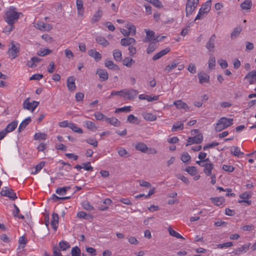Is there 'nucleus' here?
<instances>
[{
	"label": "nucleus",
	"mask_w": 256,
	"mask_h": 256,
	"mask_svg": "<svg viewBox=\"0 0 256 256\" xmlns=\"http://www.w3.org/2000/svg\"><path fill=\"white\" fill-rule=\"evenodd\" d=\"M22 13L16 11L14 6H10L5 12L4 19L7 24H14L18 20Z\"/></svg>",
	"instance_id": "nucleus-1"
},
{
	"label": "nucleus",
	"mask_w": 256,
	"mask_h": 256,
	"mask_svg": "<svg viewBox=\"0 0 256 256\" xmlns=\"http://www.w3.org/2000/svg\"><path fill=\"white\" fill-rule=\"evenodd\" d=\"M233 118L222 117L218 120L214 130L217 132H221L223 130L232 126L233 124Z\"/></svg>",
	"instance_id": "nucleus-2"
},
{
	"label": "nucleus",
	"mask_w": 256,
	"mask_h": 256,
	"mask_svg": "<svg viewBox=\"0 0 256 256\" xmlns=\"http://www.w3.org/2000/svg\"><path fill=\"white\" fill-rule=\"evenodd\" d=\"M11 46L8 48V53L10 58H16L20 52V44L14 40H10Z\"/></svg>",
	"instance_id": "nucleus-3"
},
{
	"label": "nucleus",
	"mask_w": 256,
	"mask_h": 256,
	"mask_svg": "<svg viewBox=\"0 0 256 256\" xmlns=\"http://www.w3.org/2000/svg\"><path fill=\"white\" fill-rule=\"evenodd\" d=\"M211 1H207L204 4L200 9L198 14H197L194 20H200L202 18L204 15L208 12L210 10Z\"/></svg>",
	"instance_id": "nucleus-4"
},
{
	"label": "nucleus",
	"mask_w": 256,
	"mask_h": 256,
	"mask_svg": "<svg viewBox=\"0 0 256 256\" xmlns=\"http://www.w3.org/2000/svg\"><path fill=\"white\" fill-rule=\"evenodd\" d=\"M199 0H188L186 6V16L190 15L198 4Z\"/></svg>",
	"instance_id": "nucleus-5"
},
{
	"label": "nucleus",
	"mask_w": 256,
	"mask_h": 256,
	"mask_svg": "<svg viewBox=\"0 0 256 256\" xmlns=\"http://www.w3.org/2000/svg\"><path fill=\"white\" fill-rule=\"evenodd\" d=\"M122 98L124 100H132L136 96L138 91L134 89H124Z\"/></svg>",
	"instance_id": "nucleus-6"
},
{
	"label": "nucleus",
	"mask_w": 256,
	"mask_h": 256,
	"mask_svg": "<svg viewBox=\"0 0 256 256\" xmlns=\"http://www.w3.org/2000/svg\"><path fill=\"white\" fill-rule=\"evenodd\" d=\"M203 140V136L202 134H198L196 136L192 137H189L187 139V144L186 146L191 145L194 144H200Z\"/></svg>",
	"instance_id": "nucleus-7"
},
{
	"label": "nucleus",
	"mask_w": 256,
	"mask_h": 256,
	"mask_svg": "<svg viewBox=\"0 0 256 256\" xmlns=\"http://www.w3.org/2000/svg\"><path fill=\"white\" fill-rule=\"evenodd\" d=\"M155 33H146V36L144 40V42H155L162 41L164 38H165L166 36H157L156 38L154 36Z\"/></svg>",
	"instance_id": "nucleus-8"
},
{
	"label": "nucleus",
	"mask_w": 256,
	"mask_h": 256,
	"mask_svg": "<svg viewBox=\"0 0 256 256\" xmlns=\"http://www.w3.org/2000/svg\"><path fill=\"white\" fill-rule=\"evenodd\" d=\"M34 26L37 29L42 31H50L52 28V26L48 24H45L42 22L38 21L35 23Z\"/></svg>",
	"instance_id": "nucleus-9"
},
{
	"label": "nucleus",
	"mask_w": 256,
	"mask_h": 256,
	"mask_svg": "<svg viewBox=\"0 0 256 256\" xmlns=\"http://www.w3.org/2000/svg\"><path fill=\"white\" fill-rule=\"evenodd\" d=\"M244 78L250 84H255L256 82V70L248 72Z\"/></svg>",
	"instance_id": "nucleus-10"
},
{
	"label": "nucleus",
	"mask_w": 256,
	"mask_h": 256,
	"mask_svg": "<svg viewBox=\"0 0 256 256\" xmlns=\"http://www.w3.org/2000/svg\"><path fill=\"white\" fill-rule=\"evenodd\" d=\"M96 74H98L101 82H105L108 80V74L106 70L98 69Z\"/></svg>",
	"instance_id": "nucleus-11"
},
{
	"label": "nucleus",
	"mask_w": 256,
	"mask_h": 256,
	"mask_svg": "<svg viewBox=\"0 0 256 256\" xmlns=\"http://www.w3.org/2000/svg\"><path fill=\"white\" fill-rule=\"evenodd\" d=\"M76 78L74 76L68 77L66 80V85L68 90L73 92L75 90L76 86L75 84Z\"/></svg>",
	"instance_id": "nucleus-12"
},
{
	"label": "nucleus",
	"mask_w": 256,
	"mask_h": 256,
	"mask_svg": "<svg viewBox=\"0 0 256 256\" xmlns=\"http://www.w3.org/2000/svg\"><path fill=\"white\" fill-rule=\"evenodd\" d=\"M198 78L199 79V82L204 84L210 83V76L206 73H198Z\"/></svg>",
	"instance_id": "nucleus-13"
},
{
	"label": "nucleus",
	"mask_w": 256,
	"mask_h": 256,
	"mask_svg": "<svg viewBox=\"0 0 256 256\" xmlns=\"http://www.w3.org/2000/svg\"><path fill=\"white\" fill-rule=\"evenodd\" d=\"M88 55L94 58L96 62L100 61L102 58V55L96 52L95 50L92 49L88 51Z\"/></svg>",
	"instance_id": "nucleus-14"
},
{
	"label": "nucleus",
	"mask_w": 256,
	"mask_h": 256,
	"mask_svg": "<svg viewBox=\"0 0 256 256\" xmlns=\"http://www.w3.org/2000/svg\"><path fill=\"white\" fill-rule=\"evenodd\" d=\"M59 217L58 215L56 213H53L52 214V220L50 222V224L52 228L54 230H56L58 224Z\"/></svg>",
	"instance_id": "nucleus-15"
},
{
	"label": "nucleus",
	"mask_w": 256,
	"mask_h": 256,
	"mask_svg": "<svg viewBox=\"0 0 256 256\" xmlns=\"http://www.w3.org/2000/svg\"><path fill=\"white\" fill-rule=\"evenodd\" d=\"M180 63L179 60H174L172 64H168L165 68L164 70L166 72L168 73L172 70L175 68L178 64Z\"/></svg>",
	"instance_id": "nucleus-16"
},
{
	"label": "nucleus",
	"mask_w": 256,
	"mask_h": 256,
	"mask_svg": "<svg viewBox=\"0 0 256 256\" xmlns=\"http://www.w3.org/2000/svg\"><path fill=\"white\" fill-rule=\"evenodd\" d=\"M170 48H168L164 50H162L160 52L156 54L154 56L152 57V60H156L160 58L162 56L166 55L169 52H170Z\"/></svg>",
	"instance_id": "nucleus-17"
},
{
	"label": "nucleus",
	"mask_w": 256,
	"mask_h": 256,
	"mask_svg": "<svg viewBox=\"0 0 256 256\" xmlns=\"http://www.w3.org/2000/svg\"><path fill=\"white\" fill-rule=\"evenodd\" d=\"M18 124V122L17 120H14L8 124L4 130L6 132L7 134L12 132L16 129Z\"/></svg>",
	"instance_id": "nucleus-18"
},
{
	"label": "nucleus",
	"mask_w": 256,
	"mask_h": 256,
	"mask_svg": "<svg viewBox=\"0 0 256 256\" xmlns=\"http://www.w3.org/2000/svg\"><path fill=\"white\" fill-rule=\"evenodd\" d=\"M214 165L212 163H208L206 165L204 169V172L207 176H211L212 174V170L214 168Z\"/></svg>",
	"instance_id": "nucleus-19"
},
{
	"label": "nucleus",
	"mask_w": 256,
	"mask_h": 256,
	"mask_svg": "<svg viewBox=\"0 0 256 256\" xmlns=\"http://www.w3.org/2000/svg\"><path fill=\"white\" fill-rule=\"evenodd\" d=\"M31 122L30 117H28L25 120H24L20 124L18 128V132H20L22 131L29 124V123Z\"/></svg>",
	"instance_id": "nucleus-20"
},
{
	"label": "nucleus",
	"mask_w": 256,
	"mask_h": 256,
	"mask_svg": "<svg viewBox=\"0 0 256 256\" xmlns=\"http://www.w3.org/2000/svg\"><path fill=\"white\" fill-rule=\"evenodd\" d=\"M174 104L179 109L186 110L188 108L187 104L183 102L182 100H177L174 102Z\"/></svg>",
	"instance_id": "nucleus-21"
},
{
	"label": "nucleus",
	"mask_w": 256,
	"mask_h": 256,
	"mask_svg": "<svg viewBox=\"0 0 256 256\" xmlns=\"http://www.w3.org/2000/svg\"><path fill=\"white\" fill-rule=\"evenodd\" d=\"M105 66L109 69L112 70H118L120 68L118 66L115 64L112 60H106L104 62Z\"/></svg>",
	"instance_id": "nucleus-22"
},
{
	"label": "nucleus",
	"mask_w": 256,
	"mask_h": 256,
	"mask_svg": "<svg viewBox=\"0 0 256 256\" xmlns=\"http://www.w3.org/2000/svg\"><path fill=\"white\" fill-rule=\"evenodd\" d=\"M76 6L78 15L82 16L84 12L82 0H76Z\"/></svg>",
	"instance_id": "nucleus-23"
},
{
	"label": "nucleus",
	"mask_w": 256,
	"mask_h": 256,
	"mask_svg": "<svg viewBox=\"0 0 256 256\" xmlns=\"http://www.w3.org/2000/svg\"><path fill=\"white\" fill-rule=\"evenodd\" d=\"M105 120L107 122L115 126H120V122L116 118L114 117L110 118L106 117Z\"/></svg>",
	"instance_id": "nucleus-24"
},
{
	"label": "nucleus",
	"mask_w": 256,
	"mask_h": 256,
	"mask_svg": "<svg viewBox=\"0 0 256 256\" xmlns=\"http://www.w3.org/2000/svg\"><path fill=\"white\" fill-rule=\"evenodd\" d=\"M135 40L132 38H124L121 40V44L124 46H128L132 44L135 43Z\"/></svg>",
	"instance_id": "nucleus-25"
},
{
	"label": "nucleus",
	"mask_w": 256,
	"mask_h": 256,
	"mask_svg": "<svg viewBox=\"0 0 256 256\" xmlns=\"http://www.w3.org/2000/svg\"><path fill=\"white\" fill-rule=\"evenodd\" d=\"M250 246V243L244 244L241 247L238 248L236 250L235 254H239L240 253L246 252L248 250Z\"/></svg>",
	"instance_id": "nucleus-26"
},
{
	"label": "nucleus",
	"mask_w": 256,
	"mask_h": 256,
	"mask_svg": "<svg viewBox=\"0 0 256 256\" xmlns=\"http://www.w3.org/2000/svg\"><path fill=\"white\" fill-rule=\"evenodd\" d=\"M210 200L217 206H220L224 202V198L223 197L211 198Z\"/></svg>",
	"instance_id": "nucleus-27"
},
{
	"label": "nucleus",
	"mask_w": 256,
	"mask_h": 256,
	"mask_svg": "<svg viewBox=\"0 0 256 256\" xmlns=\"http://www.w3.org/2000/svg\"><path fill=\"white\" fill-rule=\"evenodd\" d=\"M134 148L136 150L140 151L142 152H146L148 149L147 146L144 142L138 143L135 145Z\"/></svg>",
	"instance_id": "nucleus-28"
},
{
	"label": "nucleus",
	"mask_w": 256,
	"mask_h": 256,
	"mask_svg": "<svg viewBox=\"0 0 256 256\" xmlns=\"http://www.w3.org/2000/svg\"><path fill=\"white\" fill-rule=\"evenodd\" d=\"M142 116L144 119L148 121L153 122L156 120V116L152 113L144 112L142 114Z\"/></svg>",
	"instance_id": "nucleus-29"
},
{
	"label": "nucleus",
	"mask_w": 256,
	"mask_h": 256,
	"mask_svg": "<svg viewBox=\"0 0 256 256\" xmlns=\"http://www.w3.org/2000/svg\"><path fill=\"white\" fill-rule=\"evenodd\" d=\"M70 246V244L66 241L62 240L58 244V248L60 250L64 251L68 249Z\"/></svg>",
	"instance_id": "nucleus-30"
},
{
	"label": "nucleus",
	"mask_w": 256,
	"mask_h": 256,
	"mask_svg": "<svg viewBox=\"0 0 256 256\" xmlns=\"http://www.w3.org/2000/svg\"><path fill=\"white\" fill-rule=\"evenodd\" d=\"M230 152L232 154L237 157H240V155L244 154V152H241L238 146L231 147Z\"/></svg>",
	"instance_id": "nucleus-31"
},
{
	"label": "nucleus",
	"mask_w": 256,
	"mask_h": 256,
	"mask_svg": "<svg viewBox=\"0 0 256 256\" xmlns=\"http://www.w3.org/2000/svg\"><path fill=\"white\" fill-rule=\"evenodd\" d=\"M113 56L116 61L120 62L122 60V52L119 50H114L113 51Z\"/></svg>",
	"instance_id": "nucleus-32"
},
{
	"label": "nucleus",
	"mask_w": 256,
	"mask_h": 256,
	"mask_svg": "<svg viewBox=\"0 0 256 256\" xmlns=\"http://www.w3.org/2000/svg\"><path fill=\"white\" fill-rule=\"evenodd\" d=\"M70 188V186H64L62 188H58L56 189V192L60 196H64L66 194L68 190Z\"/></svg>",
	"instance_id": "nucleus-33"
},
{
	"label": "nucleus",
	"mask_w": 256,
	"mask_h": 256,
	"mask_svg": "<svg viewBox=\"0 0 256 256\" xmlns=\"http://www.w3.org/2000/svg\"><path fill=\"white\" fill-rule=\"evenodd\" d=\"M252 6V3L250 0H246L240 4V8L244 10H250Z\"/></svg>",
	"instance_id": "nucleus-34"
},
{
	"label": "nucleus",
	"mask_w": 256,
	"mask_h": 256,
	"mask_svg": "<svg viewBox=\"0 0 256 256\" xmlns=\"http://www.w3.org/2000/svg\"><path fill=\"white\" fill-rule=\"evenodd\" d=\"M23 108L24 109H26L28 110H31L32 112H33L32 110V104L29 102V98H27L23 103Z\"/></svg>",
	"instance_id": "nucleus-35"
},
{
	"label": "nucleus",
	"mask_w": 256,
	"mask_h": 256,
	"mask_svg": "<svg viewBox=\"0 0 256 256\" xmlns=\"http://www.w3.org/2000/svg\"><path fill=\"white\" fill-rule=\"evenodd\" d=\"M168 231L170 234L172 236L176 237L178 238H180V239H182V240L184 239V238L180 234H178L176 231L174 230L170 227L168 228Z\"/></svg>",
	"instance_id": "nucleus-36"
},
{
	"label": "nucleus",
	"mask_w": 256,
	"mask_h": 256,
	"mask_svg": "<svg viewBox=\"0 0 256 256\" xmlns=\"http://www.w3.org/2000/svg\"><path fill=\"white\" fill-rule=\"evenodd\" d=\"M68 128H70L74 132L78 134H82L83 132L82 129L77 127L76 125L72 122L69 123Z\"/></svg>",
	"instance_id": "nucleus-37"
},
{
	"label": "nucleus",
	"mask_w": 256,
	"mask_h": 256,
	"mask_svg": "<svg viewBox=\"0 0 256 256\" xmlns=\"http://www.w3.org/2000/svg\"><path fill=\"white\" fill-rule=\"evenodd\" d=\"M96 41L100 44H101L103 46H106L109 44V42L107 40L105 39L104 37L102 36H98L96 38Z\"/></svg>",
	"instance_id": "nucleus-38"
},
{
	"label": "nucleus",
	"mask_w": 256,
	"mask_h": 256,
	"mask_svg": "<svg viewBox=\"0 0 256 256\" xmlns=\"http://www.w3.org/2000/svg\"><path fill=\"white\" fill-rule=\"evenodd\" d=\"M117 152L120 156L126 158L130 156V154L124 148H117Z\"/></svg>",
	"instance_id": "nucleus-39"
},
{
	"label": "nucleus",
	"mask_w": 256,
	"mask_h": 256,
	"mask_svg": "<svg viewBox=\"0 0 256 256\" xmlns=\"http://www.w3.org/2000/svg\"><path fill=\"white\" fill-rule=\"evenodd\" d=\"M84 124H85V126L87 128H88L92 131H95L97 129L94 124L91 121H89V120L85 121Z\"/></svg>",
	"instance_id": "nucleus-40"
},
{
	"label": "nucleus",
	"mask_w": 256,
	"mask_h": 256,
	"mask_svg": "<svg viewBox=\"0 0 256 256\" xmlns=\"http://www.w3.org/2000/svg\"><path fill=\"white\" fill-rule=\"evenodd\" d=\"M127 120L130 123L134 124H138L140 122L138 118L133 114L129 115L128 117Z\"/></svg>",
	"instance_id": "nucleus-41"
},
{
	"label": "nucleus",
	"mask_w": 256,
	"mask_h": 256,
	"mask_svg": "<svg viewBox=\"0 0 256 256\" xmlns=\"http://www.w3.org/2000/svg\"><path fill=\"white\" fill-rule=\"evenodd\" d=\"M134 63V60L130 57L126 58L123 60V64L128 68L131 67Z\"/></svg>",
	"instance_id": "nucleus-42"
},
{
	"label": "nucleus",
	"mask_w": 256,
	"mask_h": 256,
	"mask_svg": "<svg viewBox=\"0 0 256 256\" xmlns=\"http://www.w3.org/2000/svg\"><path fill=\"white\" fill-rule=\"evenodd\" d=\"M185 171L188 172L191 176H195L197 174V170L195 166H188L185 170Z\"/></svg>",
	"instance_id": "nucleus-43"
},
{
	"label": "nucleus",
	"mask_w": 256,
	"mask_h": 256,
	"mask_svg": "<svg viewBox=\"0 0 256 256\" xmlns=\"http://www.w3.org/2000/svg\"><path fill=\"white\" fill-rule=\"evenodd\" d=\"M156 43L154 42H150L146 50V52L148 54L154 52L156 50Z\"/></svg>",
	"instance_id": "nucleus-44"
},
{
	"label": "nucleus",
	"mask_w": 256,
	"mask_h": 256,
	"mask_svg": "<svg viewBox=\"0 0 256 256\" xmlns=\"http://www.w3.org/2000/svg\"><path fill=\"white\" fill-rule=\"evenodd\" d=\"M102 10H98L92 16V22H98L102 16Z\"/></svg>",
	"instance_id": "nucleus-45"
},
{
	"label": "nucleus",
	"mask_w": 256,
	"mask_h": 256,
	"mask_svg": "<svg viewBox=\"0 0 256 256\" xmlns=\"http://www.w3.org/2000/svg\"><path fill=\"white\" fill-rule=\"evenodd\" d=\"M216 66V58L214 56H211L208 60V68L213 70Z\"/></svg>",
	"instance_id": "nucleus-46"
},
{
	"label": "nucleus",
	"mask_w": 256,
	"mask_h": 256,
	"mask_svg": "<svg viewBox=\"0 0 256 256\" xmlns=\"http://www.w3.org/2000/svg\"><path fill=\"white\" fill-rule=\"evenodd\" d=\"M178 129H180V130H181L184 129V124L182 122H178L176 123L175 124H174L172 126V132H176Z\"/></svg>",
	"instance_id": "nucleus-47"
},
{
	"label": "nucleus",
	"mask_w": 256,
	"mask_h": 256,
	"mask_svg": "<svg viewBox=\"0 0 256 256\" xmlns=\"http://www.w3.org/2000/svg\"><path fill=\"white\" fill-rule=\"evenodd\" d=\"M47 138V135L45 133L38 132L35 134L34 136V139L35 140H45Z\"/></svg>",
	"instance_id": "nucleus-48"
},
{
	"label": "nucleus",
	"mask_w": 256,
	"mask_h": 256,
	"mask_svg": "<svg viewBox=\"0 0 256 256\" xmlns=\"http://www.w3.org/2000/svg\"><path fill=\"white\" fill-rule=\"evenodd\" d=\"M80 250L77 246L72 248L71 250L72 256H80Z\"/></svg>",
	"instance_id": "nucleus-49"
},
{
	"label": "nucleus",
	"mask_w": 256,
	"mask_h": 256,
	"mask_svg": "<svg viewBox=\"0 0 256 256\" xmlns=\"http://www.w3.org/2000/svg\"><path fill=\"white\" fill-rule=\"evenodd\" d=\"M60 250L59 249L58 247L56 246H52V253L53 256H62V253L60 252Z\"/></svg>",
	"instance_id": "nucleus-50"
},
{
	"label": "nucleus",
	"mask_w": 256,
	"mask_h": 256,
	"mask_svg": "<svg viewBox=\"0 0 256 256\" xmlns=\"http://www.w3.org/2000/svg\"><path fill=\"white\" fill-rule=\"evenodd\" d=\"M44 164H45V162H44L42 161V162H40L36 166L35 172H32V174H36L38 172L40 171L42 168L44 166Z\"/></svg>",
	"instance_id": "nucleus-51"
},
{
	"label": "nucleus",
	"mask_w": 256,
	"mask_h": 256,
	"mask_svg": "<svg viewBox=\"0 0 256 256\" xmlns=\"http://www.w3.org/2000/svg\"><path fill=\"white\" fill-rule=\"evenodd\" d=\"M191 157L190 154L186 152H184L181 156V160L182 162L186 163L190 160Z\"/></svg>",
	"instance_id": "nucleus-52"
},
{
	"label": "nucleus",
	"mask_w": 256,
	"mask_h": 256,
	"mask_svg": "<svg viewBox=\"0 0 256 256\" xmlns=\"http://www.w3.org/2000/svg\"><path fill=\"white\" fill-rule=\"evenodd\" d=\"M8 196L7 197L9 198L10 199L12 200H14L17 198V196L16 194L14 192V190L12 189L8 188Z\"/></svg>",
	"instance_id": "nucleus-53"
},
{
	"label": "nucleus",
	"mask_w": 256,
	"mask_h": 256,
	"mask_svg": "<svg viewBox=\"0 0 256 256\" xmlns=\"http://www.w3.org/2000/svg\"><path fill=\"white\" fill-rule=\"evenodd\" d=\"M222 169L226 172H232L234 171L235 168L232 166H228L226 164H223L222 166Z\"/></svg>",
	"instance_id": "nucleus-54"
},
{
	"label": "nucleus",
	"mask_w": 256,
	"mask_h": 256,
	"mask_svg": "<svg viewBox=\"0 0 256 256\" xmlns=\"http://www.w3.org/2000/svg\"><path fill=\"white\" fill-rule=\"evenodd\" d=\"M206 48L209 50L210 52H214V42L208 40V42L206 44Z\"/></svg>",
	"instance_id": "nucleus-55"
},
{
	"label": "nucleus",
	"mask_w": 256,
	"mask_h": 256,
	"mask_svg": "<svg viewBox=\"0 0 256 256\" xmlns=\"http://www.w3.org/2000/svg\"><path fill=\"white\" fill-rule=\"evenodd\" d=\"M52 52V50L50 49H44L43 50H41L40 51H38L37 52V54L40 56H44L46 54H48Z\"/></svg>",
	"instance_id": "nucleus-56"
},
{
	"label": "nucleus",
	"mask_w": 256,
	"mask_h": 256,
	"mask_svg": "<svg viewBox=\"0 0 256 256\" xmlns=\"http://www.w3.org/2000/svg\"><path fill=\"white\" fill-rule=\"evenodd\" d=\"M86 142L94 147L96 148L98 145L97 140L94 138H90L86 140Z\"/></svg>",
	"instance_id": "nucleus-57"
},
{
	"label": "nucleus",
	"mask_w": 256,
	"mask_h": 256,
	"mask_svg": "<svg viewBox=\"0 0 256 256\" xmlns=\"http://www.w3.org/2000/svg\"><path fill=\"white\" fill-rule=\"evenodd\" d=\"M232 245H233L232 242H226L222 244H218V245H217V248H222L225 247L226 248L230 247Z\"/></svg>",
	"instance_id": "nucleus-58"
},
{
	"label": "nucleus",
	"mask_w": 256,
	"mask_h": 256,
	"mask_svg": "<svg viewBox=\"0 0 256 256\" xmlns=\"http://www.w3.org/2000/svg\"><path fill=\"white\" fill-rule=\"evenodd\" d=\"M126 28L128 30V32H136V31L135 26L132 23H128L126 26Z\"/></svg>",
	"instance_id": "nucleus-59"
},
{
	"label": "nucleus",
	"mask_w": 256,
	"mask_h": 256,
	"mask_svg": "<svg viewBox=\"0 0 256 256\" xmlns=\"http://www.w3.org/2000/svg\"><path fill=\"white\" fill-rule=\"evenodd\" d=\"M54 70H55L54 62L53 61H52L50 62L48 67V72L50 74H52L54 72Z\"/></svg>",
	"instance_id": "nucleus-60"
},
{
	"label": "nucleus",
	"mask_w": 256,
	"mask_h": 256,
	"mask_svg": "<svg viewBox=\"0 0 256 256\" xmlns=\"http://www.w3.org/2000/svg\"><path fill=\"white\" fill-rule=\"evenodd\" d=\"M83 165V166L82 168L88 171H92L93 170V168L90 166V162H87L86 163H83L82 164Z\"/></svg>",
	"instance_id": "nucleus-61"
},
{
	"label": "nucleus",
	"mask_w": 256,
	"mask_h": 256,
	"mask_svg": "<svg viewBox=\"0 0 256 256\" xmlns=\"http://www.w3.org/2000/svg\"><path fill=\"white\" fill-rule=\"evenodd\" d=\"M84 208L88 210H94V207L91 206L88 202H84L82 204Z\"/></svg>",
	"instance_id": "nucleus-62"
},
{
	"label": "nucleus",
	"mask_w": 256,
	"mask_h": 256,
	"mask_svg": "<svg viewBox=\"0 0 256 256\" xmlns=\"http://www.w3.org/2000/svg\"><path fill=\"white\" fill-rule=\"evenodd\" d=\"M42 38L43 40H45L46 42H50V43L52 42V41H53L52 38L46 34L42 35Z\"/></svg>",
	"instance_id": "nucleus-63"
},
{
	"label": "nucleus",
	"mask_w": 256,
	"mask_h": 256,
	"mask_svg": "<svg viewBox=\"0 0 256 256\" xmlns=\"http://www.w3.org/2000/svg\"><path fill=\"white\" fill-rule=\"evenodd\" d=\"M188 70L191 74H194L196 72V67L194 64L190 63L188 68Z\"/></svg>",
	"instance_id": "nucleus-64"
}]
</instances>
